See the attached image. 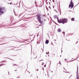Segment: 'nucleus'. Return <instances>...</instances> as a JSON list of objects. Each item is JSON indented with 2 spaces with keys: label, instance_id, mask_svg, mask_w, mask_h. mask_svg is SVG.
Listing matches in <instances>:
<instances>
[{
  "label": "nucleus",
  "instance_id": "f257e3e1",
  "mask_svg": "<svg viewBox=\"0 0 79 79\" xmlns=\"http://www.w3.org/2000/svg\"><path fill=\"white\" fill-rule=\"evenodd\" d=\"M54 17L55 19L57 18L58 22L59 23H62V24H63L64 23H66L68 22V20H67V19L65 18L62 19H60L59 20L58 19V16L56 15H55Z\"/></svg>",
  "mask_w": 79,
  "mask_h": 79
},
{
  "label": "nucleus",
  "instance_id": "f03ea898",
  "mask_svg": "<svg viewBox=\"0 0 79 79\" xmlns=\"http://www.w3.org/2000/svg\"><path fill=\"white\" fill-rule=\"evenodd\" d=\"M6 11V10L5 9V7H1L0 8V15H3V13H4V12H5Z\"/></svg>",
  "mask_w": 79,
  "mask_h": 79
},
{
  "label": "nucleus",
  "instance_id": "7ed1b4c3",
  "mask_svg": "<svg viewBox=\"0 0 79 79\" xmlns=\"http://www.w3.org/2000/svg\"><path fill=\"white\" fill-rule=\"evenodd\" d=\"M37 19L40 24H42L43 23V22L41 21V18L40 17V16L39 15H37Z\"/></svg>",
  "mask_w": 79,
  "mask_h": 79
},
{
  "label": "nucleus",
  "instance_id": "20e7f679",
  "mask_svg": "<svg viewBox=\"0 0 79 79\" xmlns=\"http://www.w3.org/2000/svg\"><path fill=\"white\" fill-rule=\"evenodd\" d=\"M69 8L71 7V8H73V7H74V4H73V2L72 0H71V2L70 3V5H69Z\"/></svg>",
  "mask_w": 79,
  "mask_h": 79
},
{
  "label": "nucleus",
  "instance_id": "39448f33",
  "mask_svg": "<svg viewBox=\"0 0 79 79\" xmlns=\"http://www.w3.org/2000/svg\"><path fill=\"white\" fill-rule=\"evenodd\" d=\"M53 8L56 11V12H58L57 11H58V8H57V7H56V6H53Z\"/></svg>",
  "mask_w": 79,
  "mask_h": 79
},
{
  "label": "nucleus",
  "instance_id": "423d86ee",
  "mask_svg": "<svg viewBox=\"0 0 79 79\" xmlns=\"http://www.w3.org/2000/svg\"><path fill=\"white\" fill-rule=\"evenodd\" d=\"M46 8L47 10H51V7H50V6L48 7H48L46 6Z\"/></svg>",
  "mask_w": 79,
  "mask_h": 79
},
{
  "label": "nucleus",
  "instance_id": "0eeeda50",
  "mask_svg": "<svg viewBox=\"0 0 79 79\" xmlns=\"http://www.w3.org/2000/svg\"><path fill=\"white\" fill-rule=\"evenodd\" d=\"M49 43V41L48 40H46L45 43L46 44H48V43Z\"/></svg>",
  "mask_w": 79,
  "mask_h": 79
},
{
  "label": "nucleus",
  "instance_id": "6e6552de",
  "mask_svg": "<svg viewBox=\"0 0 79 79\" xmlns=\"http://www.w3.org/2000/svg\"><path fill=\"white\" fill-rule=\"evenodd\" d=\"M57 31L58 32H60L61 31V29L58 28L57 30Z\"/></svg>",
  "mask_w": 79,
  "mask_h": 79
},
{
  "label": "nucleus",
  "instance_id": "1a4fd4ad",
  "mask_svg": "<svg viewBox=\"0 0 79 79\" xmlns=\"http://www.w3.org/2000/svg\"><path fill=\"white\" fill-rule=\"evenodd\" d=\"M77 79H79V75H77Z\"/></svg>",
  "mask_w": 79,
  "mask_h": 79
},
{
  "label": "nucleus",
  "instance_id": "9d476101",
  "mask_svg": "<svg viewBox=\"0 0 79 79\" xmlns=\"http://www.w3.org/2000/svg\"><path fill=\"white\" fill-rule=\"evenodd\" d=\"M37 58V56L36 55L34 56L33 57V58H34V59H35V58Z\"/></svg>",
  "mask_w": 79,
  "mask_h": 79
},
{
  "label": "nucleus",
  "instance_id": "9b49d317",
  "mask_svg": "<svg viewBox=\"0 0 79 79\" xmlns=\"http://www.w3.org/2000/svg\"><path fill=\"white\" fill-rule=\"evenodd\" d=\"M71 20V21H74V18H72Z\"/></svg>",
  "mask_w": 79,
  "mask_h": 79
},
{
  "label": "nucleus",
  "instance_id": "f8f14e48",
  "mask_svg": "<svg viewBox=\"0 0 79 79\" xmlns=\"http://www.w3.org/2000/svg\"><path fill=\"white\" fill-rule=\"evenodd\" d=\"M4 64H1L0 65V66H3V65H4Z\"/></svg>",
  "mask_w": 79,
  "mask_h": 79
},
{
  "label": "nucleus",
  "instance_id": "ddd939ff",
  "mask_svg": "<svg viewBox=\"0 0 79 79\" xmlns=\"http://www.w3.org/2000/svg\"><path fill=\"white\" fill-rule=\"evenodd\" d=\"M44 62L42 63V64H41V65H44Z\"/></svg>",
  "mask_w": 79,
  "mask_h": 79
},
{
  "label": "nucleus",
  "instance_id": "4468645a",
  "mask_svg": "<svg viewBox=\"0 0 79 79\" xmlns=\"http://www.w3.org/2000/svg\"><path fill=\"white\" fill-rule=\"evenodd\" d=\"M13 66H16V64H15L13 65Z\"/></svg>",
  "mask_w": 79,
  "mask_h": 79
},
{
  "label": "nucleus",
  "instance_id": "2eb2a0df",
  "mask_svg": "<svg viewBox=\"0 0 79 79\" xmlns=\"http://www.w3.org/2000/svg\"><path fill=\"white\" fill-rule=\"evenodd\" d=\"M11 3H12V2H10V5H11Z\"/></svg>",
  "mask_w": 79,
  "mask_h": 79
},
{
  "label": "nucleus",
  "instance_id": "dca6fc26",
  "mask_svg": "<svg viewBox=\"0 0 79 79\" xmlns=\"http://www.w3.org/2000/svg\"><path fill=\"white\" fill-rule=\"evenodd\" d=\"M43 60H41L39 61H43Z\"/></svg>",
  "mask_w": 79,
  "mask_h": 79
},
{
  "label": "nucleus",
  "instance_id": "f3484780",
  "mask_svg": "<svg viewBox=\"0 0 79 79\" xmlns=\"http://www.w3.org/2000/svg\"><path fill=\"white\" fill-rule=\"evenodd\" d=\"M46 67V65H44V67Z\"/></svg>",
  "mask_w": 79,
  "mask_h": 79
},
{
  "label": "nucleus",
  "instance_id": "a211bd4d",
  "mask_svg": "<svg viewBox=\"0 0 79 79\" xmlns=\"http://www.w3.org/2000/svg\"><path fill=\"white\" fill-rule=\"evenodd\" d=\"M65 61H67V60H66V59H65Z\"/></svg>",
  "mask_w": 79,
  "mask_h": 79
},
{
  "label": "nucleus",
  "instance_id": "6ab92c4d",
  "mask_svg": "<svg viewBox=\"0 0 79 79\" xmlns=\"http://www.w3.org/2000/svg\"><path fill=\"white\" fill-rule=\"evenodd\" d=\"M36 5V6H37V4H35Z\"/></svg>",
  "mask_w": 79,
  "mask_h": 79
},
{
  "label": "nucleus",
  "instance_id": "aec40b11",
  "mask_svg": "<svg viewBox=\"0 0 79 79\" xmlns=\"http://www.w3.org/2000/svg\"><path fill=\"white\" fill-rule=\"evenodd\" d=\"M59 64H61V62H59Z\"/></svg>",
  "mask_w": 79,
  "mask_h": 79
},
{
  "label": "nucleus",
  "instance_id": "412c9836",
  "mask_svg": "<svg viewBox=\"0 0 79 79\" xmlns=\"http://www.w3.org/2000/svg\"><path fill=\"white\" fill-rule=\"evenodd\" d=\"M51 44H52V45H53V43H51Z\"/></svg>",
  "mask_w": 79,
  "mask_h": 79
},
{
  "label": "nucleus",
  "instance_id": "4be33fe9",
  "mask_svg": "<svg viewBox=\"0 0 79 79\" xmlns=\"http://www.w3.org/2000/svg\"><path fill=\"white\" fill-rule=\"evenodd\" d=\"M65 73H69V72H65Z\"/></svg>",
  "mask_w": 79,
  "mask_h": 79
},
{
  "label": "nucleus",
  "instance_id": "5701e85b",
  "mask_svg": "<svg viewBox=\"0 0 79 79\" xmlns=\"http://www.w3.org/2000/svg\"><path fill=\"white\" fill-rule=\"evenodd\" d=\"M46 53L47 54H48V53H47V52H46Z\"/></svg>",
  "mask_w": 79,
  "mask_h": 79
},
{
  "label": "nucleus",
  "instance_id": "b1692460",
  "mask_svg": "<svg viewBox=\"0 0 79 79\" xmlns=\"http://www.w3.org/2000/svg\"><path fill=\"white\" fill-rule=\"evenodd\" d=\"M17 71V70H15V71Z\"/></svg>",
  "mask_w": 79,
  "mask_h": 79
},
{
  "label": "nucleus",
  "instance_id": "393cba45",
  "mask_svg": "<svg viewBox=\"0 0 79 79\" xmlns=\"http://www.w3.org/2000/svg\"><path fill=\"white\" fill-rule=\"evenodd\" d=\"M37 36H39V35H37Z\"/></svg>",
  "mask_w": 79,
  "mask_h": 79
},
{
  "label": "nucleus",
  "instance_id": "a878e982",
  "mask_svg": "<svg viewBox=\"0 0 79 79\" xmlns=\"http://www.w3.org/2000/svg\"><path fill=\"white\" fill-rule=\"evenodd\" d=\"M38 42H38V41L37 42V43H38Z\"/></svg>",
  "mask_w": 79,
  "mask_h": 79
},
{
  "label": "nucleus",
  "instance_id": "bb28decb",
  "mask_svg": "<svg viewBox=\"0 0 79 79\" xmlns=\"http://www.w3.org/2000/svg\"><path fill=\"white\" fill-rule=\"evenodd\" d=\"M19 77H17V78H19Z\"/></svg>",
  "mask_w": 79,
  "mask_h": 79
},
{
  "label": "nucleus",
  "instance_id": "cd10ccee",
  "mask_svg": "<svg viewBox=\"0 0 79 79\" xmlns=\"http://www.w3.org/2000/svg\"><path fill=\"white\" fill-rule=\"evenodd\" d=\"M60 56H61V55H60Z\"/></svg>",
  "mask_w": 79,
  "mask_h": 79
}]
</instances>
